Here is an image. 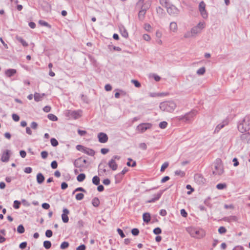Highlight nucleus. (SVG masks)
Segmentation results:
<instances>
[{
  "instance_id": "nucleus-18",
  "label": "nucleus",
  "mask_w": 250,
  "mask_h": 250,
  "mask_svg": "<svg viewBox=\"0 0 250 250\" xmlns=\"http://www.w3.org/2000/svg\"><path fill=\"white\" fill-rule=\"evenodd\" d=\"M45 95L44 93H39L38 92H35L34 94V100L37 102L41 101Z\"/></svg>"
},
{
  "instance_id": "nucleus-55",
  "label": "nucleus",
  "mask_w": 250,
  "mask_h": 250,
  "mask_svg": "<svg viewBox=\"0 0 250 250\" xmlns=\"http://www.w3.org/2000/svg\"><path fill=\"white\" fill-rule=\"evenodd\" d=\"M162 230L160 228H156L153 229V233L155 234H159L161 233Z\"/></svg>"
},
{
  "instance_id": "nucleus-11",
  "label": "nucleus",
  "mask_w": 250,
  "mask_h": 250,
  "mask_svg": "<svg viewBox=\"0 0 250 250\" xmlns=\"http://www.w3.org/2000/svg\"><path fill=\"white\" fill-rule=\"evenodd\" d=\"M229 120L228 118H226L225 119L223 120L221 123L217 125L216 126L214 132V133H218L219 132V131L224 127L225 126L229 124Z\"/></svg>"
},
{
  "instance_id": "nucleus-37",
  "label": "nucleus",
  "mask_w": 250,
  "mask_h": 250,
  "mask_svg": "<svg viewBox=\"0 0 250 250\" xmlns=\"http://www.w3.org/2000/svg\"><path fill=\"white\" fill-rule=\"evenodd\" d=\"M25 231V229L23 225H20L17 228V231L19 233H23Z\"/></svg>"
},
{
  "instance_id": "nucleus-39",
  "label": "nucleus",
  "mask_w": 250,
  "mask_h": 250,
  "mask_svg": "<svg viewBox=\"0 0 250 250\" xmlns=\"http://www.w3.org/2000/svg\"><path fill=\"white\" fill-rule=\"evenodd\" d=\"M205 68L204 67H202L197 70V74L199 75H203L205 73Z\"/></svg>"
},
{
  "instance_id": "nucleus-41",
  "label": "nucleus",
  "mask_w": 250,
  "mask_h": 250,
  "mask_svg": "<svg viewBox=\"0 0 250 250\" xmlns=\"http://www.w3.org/2000/svg\"><path fill=\"white\" fill-rule=\"evenodd\" d=\"M176 120L178 121H182L186 122V114L184 115L179 116L176 117Z\"/></svg>"
},
{
  "instance_id": "nucleus-5",
  "label": "nucleus",
  "mask_w": 250,
  "mask_h": 250,
  "mask_svg": "<svg viewBox=\"0 0 250 250\" xmlns=\"http://www.w3.org/2000/svg\"><path fill=\"white\" fill-rule=\"evenodd\" d=\"M83 111L81 110H68L66 111V116L70 119H77L82 116Z\"/></svg>"
},
{
  "instance_id": "nucleus-57",
  "label": "nucleus",
  "mask_w": 250,
  "mask_h": 250,
  "mask_svg": "<svg viewBox=\"0 0 250 250\" xmlns=\"http://www.w3.org/2000/svg\"><path fill=\"white\" fill-rule=\"evenodd\" d=\"M131 233L133 235L136 236L139 234V230L137 229H133L131 230Z\"/></svg>"
},
{
  "instance_id": "nucleus-40",
  "label": "nucleus",
  "mask_w": 250,
  "mask_h": 250,
  "mask_svg": "<svg viewBox=\"0 0 250 250\" xmlns=\"http://www.w3.org/2000/svg\"><path fill=\"white\" fill-rule=\"evenodd\" d=\"M47 117L49 120L53 121H56L58 120V118L53 114H49Z\"/></svg>"
},
{
  "instance_id": "nucleus-33",
  "label": "nucleus",
  "mask_w": 250,
  "mask_h": 250,
  "mask_svg": "<svg viewBox=\"0 0 250 250\" xmlns=\"http://www.w3.org/2000/svg\"><path fill=\"white\" fill-rule=\"evenodd\" d=\"M92 204L94 207H97L100 204V201L98 198H94L92 201Z\"/></svg>"
},
{
  "instance_id": "nucleus-36",
  "label": "nucleus",
  "mask_w": 250,
  "mask_h": 250,
  "mask_svg": "<svg viewBox=\"0 0 250 250\" xmlns=\"http://www.w3.org/2000/svg\"><path fill=\"white\" fill-rule=\"evenodd\" d=\"M85 178V175L83 173L80 174L78 175L77 177V179L79 182L83 181Z\"/></svg>"
},
{
  "instance_id": "nucleus-42",
  "label": "nucleus",
  "mask_w": 250,
  "mask_h": 250,
  "mask_svg": "<svg viewBox=\"0 0 250 250\" xmlns=\"http://www.w3.org/2000/svg\"><path fill=\"white\" fill-rule=\"evenodd\" d=\"M127 169L124 168L121 172L118 173L115 175V177L117 179L118 177H121V178H123V176L127 172Z\"/></svg>"
},
{
  "instance_id": "nucleus-1",
  "label": "nucleus",
  "mask_w": 250,
  "mask_h": 250,
  "mask_svg": "<svg viewBox=\"0 0 250 250\" xmlns=\"http://www.w3.org/2000/svg\"><path fill=\"white\" fill-rule=\"evenodd\" d=\"M238 130L242 133L248 132L250 129V118L249 116H245L243 119L239 121L237 125Z\"/></svg>"
},
{
  "instance_id": "nucleus-29",
  "label": "nucleus",
  "mask_w": 250,
  "mask_h": 250,
  "mask_svg": "<svg viewBox=\"0 0 250 250\" xmlns=\"http://www.w3.org/2000/svg\"><path fill=\"white\" fill-rule=\"evenodd\" d=\"M196 36L195 33L192 32V30L191 29V30L190 31H187L186 33H185L184 35V37L185 38H190L193 37H194Z\"/></svg>"
},
{
  "instance_id": "nucleus-7",
  "label": "nucleus",
  "mask_w": 250,
  "mask_h": 250,
  "mask_svg": "<svg viewBox=\"0 0 250 250\" xmlns=\"http://www.w3.org/2000/svg\"><path fill=\"white\" fill-rule=\"evenodd\" d=\"M206 27V22L205 21H199L198 24L194 27H193L191 29L192 30V32L195 33L196 35L198 34H199L201 32V31L205 28Z\"/></svg>"
},
{
  "instance_id": "nucleus-21",
  "label": "nucleus",
  "mask_w": 250,
  "mask_h": 250,
  "mask_svg": "<svg viewBox=\"0 0 250 250\" xmlns=\"http://www.w3.org/2000/svg\"><path fill=\"white\" fill-rule=\"evenodd\" d=\"M108 165L109 167L114 171L116 170L118 168L117 164L113 160H110L108 162Z\"/></svg>"
},
{
  "instance_id": "nucleus-64",
  "label": "nucleus",
  "mask_w": 250,
  "mask_h": 250,
  "mask_svg": "<svg viewBox=\"0 0 250 250\" xmlns=\"http://www.w3.org/2000/svg\"><path fill=\"white\" fill-rule=\"evenodd\" d=\"M232 250H245L244 248L240 245L235 246Z\"/></svg>"
},
{
  "instance_id": "nucleus-63",
  "label": "nucleus",
  "mask_w": 250,
  "mask_h": 250,
  "mask_svg": "<svg viewBox=\"0 0 250 250\" xmlns=\"http://www.w3.org/2000/svg\"><path fill=\"white\" fill-rule=\"evenodd\" d=\"M109 151L108 148H103L101 149V152L104 155L107 154Z\"/></svg>"
},
{
  "instance_id": "nucleus-12",
  "label": "nucleus",
  "mask_w": 250,
  "mask_h": 250,
  "mask_svg": "<svg viewBox=\"0 0 250 250\" xmlns=\"http://www.w3.org/2000/svg\"><path fill=\"white\" fill-rule=\"evenodd\" d=\"M194 179L195 182L199 185H203L206 182V179L202 175L196 173L194 175Z\"/></svg>"
},
{
  "instance_id": "nucleus-8",
  "label": "nucleus",
  "mask_w": 250,
  "mask_h": 250,
  "mask_svg": "<svg viewBox=\"0 0 250 250\" xmlns=\"http://www.w3.org/2000/svg\"><path fill=\"white\" fill-rule=\"evenodd\" d=\"M206 4L202 1L200 2L199 5V11L202 17L204 19L208 18V13L206 9Z\"/></svg>"
},
{
  "instance_id": "nucleus-16",
  "label": "nucleus",
  "mask_w": 250,
  "mask_h": 250,
  "mask_svg": "<svg viewBox=\"0 0 250 250\" xmlns=\"http://www.w3.org/2000/svg\"><path fill=\"white\" fill-rule=\"evenodd\" d=\"M163 192H164V190L160 191L156 194H155L154 195V197L153 198L150 199L147 202V203H154L155 201L158 200L160 198V197H161Z\"/></svg>"
},
{
  "instance_id": "nucleus-51",
  "label": "nucleus",
  "mask_w": 250,
  "mask_h": 250,
  "mask_svg": "<svg viewBox=\"0 0 250 250\" xmlns=\"http://www.w3.org/2000/svg\"><path fill=\"white\" fill-rule=\"evenodd\" d=\"M84 197V195L83 193H78L76 195V199L77 200H81Z\"/></svg>"
},
{
  "instance_id": "nucleus-54",
  "label": "nucleus",
  "mask_w": 250,
  "mask_h": 250,
  "mask_svg": "<svg viewBox=\"0 0 250 250\" xmlns=\"http://www.w3.org/2000/svg\"><path fill=\"white\" fill-rule=\"evenodd\" d=\"M12 117L13 120L15 122H18L20 120V117L16 114H13Z\"/></svg>"
},
{
  "instance_id": "nucleus-35",
  "label": "nucleus",
  "mask_w": 250,
  "mask_h": 250,
  "mask_svg": "<svg viewBox=\"0 0 250 250\" xmlns=\"http://www.w3.org/2000/svg\"><path fill=\"white\" fill-rule=\"evenodd\" d=\"M39 23L40 25L42 26H46L49 28L51 27V26L48 23H47L46 21H44L40 20L39 21Z\"/></svg>"
},
{
  "instance_id": "nucleus-32",
  "label": "nucleus",
  "mask_w": 250,
  "mask_h": 250,
  "mask_svg": "<svg viewBox=\"0 0 250 250\" xmlns=\"http://www.w3.org/2000/svg\"><path fill=\"white\" fill-rule=\"evenodd\" d=\"M175 175L177 176H179L181 177H183L185 176V172L181 170H177L174 172Z\"/></svg>"
},
{
  "instance_id": "nucleus-13",
  "label": "nucleus",
  "mask_w": 250,
  "mask_h": 250,
  "mask_svg": "<svg viewBox=\"0 0 250 250\" xmlns=\"http://www.w3.org/2000/svg\"><path fill=\"white\" fill-rule=\"evenodd\" d=\"M168 13L172 16L177 15L179 13V10L174 5H171L167 8Z\"/></svg>"
},
{
  "instance_id": "nucleus-27",
  "label": "nucleus",
  "mask_w": 250,
  "mask_h": 250,
  "mask_svg": "<svg viewBox=\"0 0 250 250\" xmlns=\"http://www.w3.org/2000/svg\"><path fill=\"white\" fill-rule=\"evenodd\" d=\"M44 180V177L43 175L41 173H38L37 175V182L39 184H41L43 183Z\"/></svg>"
},
{
  "instance_id": "nucleus-6",
  "label": "nucleus",
  "mask_w": 250,
  "mask_h": 250,
  "mask_svg": "<svg viewBox=\"0 0 250 250\" xmlns=\"http://www.w3.org/2000/svg\"><path fill=\"white\" fill-rule=\"evenodd\" d=\"M152 127V124L149 123H142L136 127V131L139 133H143Z\"/></svg>"
},
{
  "instance_id": "nucleus-22",
  "label": "nucleus",
  "mask_w": 250,
  "mask_h": 250,
  "mask_svg": "<svg viewBox=\"0 0 250 250\" xmlns=\"http://www.w3.org/2000/svg\"><path fill=\"white\" fill-rule=\"evenodd\" d=\"M17 72L16 69H9L5 71V74L7 77H11L15 75Z\"/></svg>"
},
{
  "instance_id": "nucleus-25",
  "label": "nucleus",
  "mask_w": 250,
  "mask_h": 250,
  "mask_svg": "<svg viewBox=\"0 0 250 250\" xmlns=\"http://www.w3.org/2000/svg\"><path fill=\"white\" fill-rule=\"evenodd\" d=\"M83 152L91 156L95 155V151L93 149L86 147H84Z\"/></svg>"
},
{
  "instance_id": "nucleus-62",
  "label": "nucleus",
  "mask_w": 250,
  "mask_h": 250,
  "mask_svg": "<svg viewBox=\"0 0 250 250\" xmlns=\"http://www.w3.org/2000/svg\"><path fill=\"white\" fill-rule=\"evenodd\" d=\"M117 232H118V234L121 236V237L122 238H123L125 237V236L124 232L123 231V230L121 229H117Z\"/></svg>"
},
{
  "instance_id": "nucleus-52",
  "label": "nucleus",
  "mask_w": 250,
  "mask_h": 250,
  "mask_svg": "<svg viewBox=\"0 0 250 250\" xmlns=\"http://www.w3.org/2000/svg\"><path fill=\"white\" fill-rule=\"evenodd\" d=\"M227 231V229L224 227H220L218 229V232L220 234H223L226 233Z\"/></svg>"
},
{
  "instance_id": "nucleus-56",
  "label": "nucleus",
  "mask_w": 250,
  "mask_h": 250,
  "mask_svg": "<svg viewBox=\"0 0 250 250\" xmlns=\"http://www.w3.org/2000/svg\"><path fill=\"white\" fill-rule=\"evenodd\" d=\"M143 38L144 40L146 41H149L151 40L150 36L146 34H145L143 35Z\"/></svg>"
},
{
  "instance_id": "nucleus-60",
  "label": "nucleus",
  "mask_w": 250,
  "mask_h": 250,
  "mask_svg": "<svg viewBox=\"0 0 250 250\" xmlns=\"http://www.w3.org/2000/svg\"><path fill=\"white\" fill-rule=\"evenodd\" d=\"M152 76L156 82H159L161 80V77L156 74H153Z\"/></svg>"
},
{
  "instance_id": "nucleus-9",
  "label": "nucleus",
  "mask_w": 250,
  "mask_h": 250,
  "mask_svg": "<svg viewBox=\"0 0 250 250\" xmlns=\"http://www.w3.org/2000/svg\"><path fill=\"white\" fill-rule=\"evenodd\" d=\"M149 3H146L144 5L142 6L138 13V18L140 21H143L145 19L146 11L147 9L149 8Z\"/></svg>"
},
{
  "instance_id": "nucleus-23",
  "label": "nucleus",
  "mask_w": 250,
  "mask_h": 250,
  "mask_svg": "<svg viewBox=\"0 0 250 250\" xmlns=\"http://www.w3.org/2000/svg\"><path fill=\"white\" fill-rule=\"evenodd\" d=\"M178 29V26L176 22H171L169 25V30L171 32L175 33Z\"/></svg>"
},
{
  "instance_id": "nucleus-45",
  "label": "nucleus",
  "mask_w": 250,
  "mask_h": 250,
  "mask_svg": "<svg viewBox=\"0 0 250 250\" xmlns=\"http://www.w3.org/2000/svg\"><path fill=\"white\" fill-rule=\"evenodd\" d=\"M50 143L52 146H56L58 145V141L55 138H52L50 140Z\"/></svg>"
},
{
  "instance_id": "nucleus-31",
  "label": "nucleus",
  "mask_w": 250,
  "mask_h": 250,
  "mask_svg": "<svg viewBox=\"0 0 250 250\" xmlns=\"http://www.w3.org/2000/svg\"><path fill=\"white\" fill-rule=\"evenodd\" d=\"M144 29L147 32H151L152 31V27L149 23H145L144 25Z\"/></svg>"
},
{
  "instance_id": "nucleus-48",
  "label": "nucleus",
  "mask_w": 250,
  "mask_h": 250,
  "mask_svg": "<svg viewBox=\"0 0 250 250\" xmlns=\"http://www.w3.org/2000/svg\"><path fill=\"white\" fill-rule=\"evenodd\" d=\"M227 186L226 185V184H218L216 186V188L217 189H223L224 188H226Z\"/></svg>"
},
{
  "instance_id": "nucleus-20",
  "label": "nucleus",
  "mask_w": 250,
  "mask_h": 250,
  "mask_svg": "<svg viewBox=\"0 0 250 250\" xmlns=\"http://www.w3.org/2000/svg\"><path fill=\"white\" fill-rule=\"evenodd\" d=\"M241 139L244 142L247 143H250V133L246 132L245 134L241 135Z\"/></svg>"
},
{
  "instance_id": "nucleus-14",
  "label": "nucleus",
  "mask_w": 250,
  "mask_h": 250,
  "mask_svg": "<svg viewBox=\"0 0 250 250\" xmlns=\"http://www.w3.org/2000/svg\"><path fill=\"white\" fill-rule=\"evenodd\" d=\"M97 137L99 142L101 143H105L107 142L108 139L106 134L103 132L98 133Z\"/></svg>"
},
{
  "instance_id": "nucleus-53",
  "label": "nucleus",
  "mask_w": 250,
  "mask_h": 250,
  "mask_svg": "<svg viewBox=\"0 0 250 250\" xmlns=\"http://www.w3.org/2000/svg\"><path fill=\"white\" fill-rule=\"evenodd\" d=\"M186 188L190 190V191L187 192V194L188 195L190 194L194 191V189L191 187V186L190 185H187L186 186Z\"/></svg>"
},
{
  "instance_id": "nucleus-44",
  "label": "nucleus",
  "mask_w": 250,
  "mask_h": 250,
  "mask_svg": "<svg viewBox=\"0 0 250 250\" xmlns=\"http://www.w3.org/2000/svg\"><path fill=\"white\" fill-rule=\"evenodd\" d=\"M168 165L169 164L168 162H165L161 166V171L164 172L165 170V169L168 167Z\"/></svg>"
},
{
  "instance_id": "nucleus-10",
  "label": "nucleus",
  "mask_w": 250,
  "mask_h": 250,
  "mask_svg": "<svg viewBox=\"0 0 250 250\" xmlns=\"http://www.w3.org/2000/svg\"><path fill=\"white\" fill-rule=\"evenodd\" d=\"M197 114V111L196 110H191L186 114V123H191L194 118L196 116Z\"/></svg>"
},
{
  "instance_id": "nucleus-2",
  "label": "nucleus",
  "mask_w": 250,
  "mask_h": 250,
  "mask_svg": "<svg viewBox=\"0 0 250 250\" xmlns=\"http://www.w3.org/2000/svg\"><path fill=\"white\" fill-rule=\"evenodd\" d=\"M159 107L163 111L172 113L176 108L177 105L173 101H169L161 103Z\"/></svg>"
},
{
  "instance_id": "nucleus-49",
  "label": "nucleus",
  "mask_w": 250,
  "mask_h": 250,
  "mask_svg": "<svg viewBox=\"0 0 250 250\" xmlns=\"http://www.w3.org/2000/svg\"><path fill=\"white\" fill-rule=\"evenodd\" d=\"M21 204V202L19 201H17V200H15L14 202V205H13V207L15 208V209H18L19 208H20V205Z\"/></svg>"
},
{
  "instance_id": "nucleus-19",
  "label": "nucleus",
  "mask_w": 250,
  "mask_h": 250,
  "mask_svg": "<svg viewBox=\"0 0 250 250\" xmlns=\"http://www.w3.org/2000/svg\"><path fill=\"white\" fill-rule=\"evenodd\" d=\"M86 162V161L85 159L79 158L75 161L74 165L77 167H81L83 166V165L85 164Z\"/></svg>"
},
{
  "instance_id": "nucleus-3",
  "label": "nucleus",
  "mask_w": 250,
  "mask_h": 250,
  "mask_svg": "<svg viewBox=\"0 0 250 250\" xmlns=\"http://www.w3.org/2000/svg\"><path fill=\"white\" fill-rule=\"evenodd\" d=\"M186 230L193 238L200 239L205 235V231L202 229L189 227L186 228Z\"/></svg>"
},
{
  "instance_id": "nucleus-26",
  "label": "nucleus",
  "mask_w": 250,
  "mask_h": 250,
  "mask_svg": "<svg viewBox=\"0 0 250 250\" xmlns=\"http://www.w3.org/2000/svg\"><path fill=\"white\" fill-rule=\"evenodd\" d=\"M99 175H104L106 172L105 166L100 164L99 166Z\"/></svg>"
},
{
  "instance_id": "nucleus-46",
  "label": "nucleus",
  "mask_w": 250,
  "mask_h": 250,
  "mask_svg": "<svg viewBox=\"0 0 250 250\" xmlns=\"http://www.w3.org/2000/svg\"><path fill=\"white\" fill-rule=\"evenodd\" d=\"M69 246V243L67 242H62L60 246L61 249H65L68 247Z\"/></svg>"
},
{
  "instance_id": "nucleus-58",
  "label": "nucleus",
  "mask_w": 250,
  "mask_h": 250,
  "mask_svg": "<svg viewBox=\"0 0 250 250\" xmlns=\"http://www.w3.org/2000/svg\"><path fill=\"white\" fill-rule=\"evenodd\" d=\"M146 3H144V0H139L137 3V6L139 7H142V6L144 5Z\"/></svg>"
},
{
  "instance_id": "nucleus-59",
  "label": "nucleus",
  "mask_w": 250,
  "mask_h": 250,
  "mask_svg": "<svg viewBox=\"0 0 250 250\" xmlns=\"http://www.w3.org/2000/svg\"><path fill=\"white\" fill-rule=\"evenodd\" d=\"M48 152L46 151H43L41 152V156L43 159H46L48 156Z\"/></svg>"
},
{
  "instance_id": "nucleus-4",
  "label": "nucleus",
  "mask_w": 250,
  "mask_h": 250,
  "mask_svg": "<svg viewBox=\"0 0 250 250\" xmlns=\"http://www.w3.org/2000/svg\"><path fill=\"white\" fill-rule=\"evenodd\" d=\"M215 170L213 171V174L214 175H220L224 172L223 164L221 159H216L214 163Z\"/></svg>"
},
{
  "instance_id": "nucleus-17",
  "label": "nucleus",
  "mask_w": 250,
  "mask_h": 250,
  "mask_svg": "<svg viewBox=\"0 0 250 250\" xmlns=\"http://www.w3.org/2000/svg\"><path fill=\"white\" fill-rule=\"evenodd\" d=\"M69 210L66 208H64L63 209V213L62 215V221L64 223H67L69 220V218L68 217V214H69Z\"/></svg>"
},
{
  "instance_id": "nucleus-43",
  "label": "nucleus",
  "mask_w": 250,
  "mask_h": 250,
  "mask_svg": "<svg viewBox=\"0 0 250 250\" xmlns=\"http://www.w3.org/2000/svg\"><path fill=\"white\" fill-rule=\"evenodd\" d=\"M43 246L46 249H48L50 248V247L51 246V243L49 241H45L43 242Z\"/></svg>"
},
{
  "instance_id": "nucleus-24",
  "label": "nucleus",
  "mask_w": 250,
  "mask_h": 250,
  "mask_svg": "<svg viewBox=\"0 0 250 250\" xmlns=\"http://www.w3.org/2000/svg\"><path fill=\"white\" fill-rule=\"evenodd\" d=\"M120 32L123 37L125 38H127L128 37V32L124 26L120 27Z\"/></svg>"
},
{
  "instance_id": "nucleus-50",
  "label": "nucleus",
  "mask_w": 250,
  "mask_h": 250,
  "mask_svg": "<svg viewBox=\"0 0 250 250\" xmlns=\"http://www.w3.org/2000/svg\"><path fill=\"white\" fill-rule=\"evenodd\" d=\"M131 82L133 83L135 87H140L141 86V83L137 80H132Z\"/></svg>"
},
{
  "instance_id": "nucleus-15",
  "label": "nucleus",
  "mask_w": 250,
  "mask_h": 250,
  "mask_svg": "<svg viewBox=\"0 0 250 250\" xmlns=\"http://www.w3.org/2000/svg\"><path fill=\"white\" fill-rule=\"evenodd\" d=\"M10 156V151L8 150L4 151L1 155V160L3 162H7L9 161Z\"/></svg>"
},
{
  "instance_id": "nucleus-28",
  "label": "nucleus",
  "mask_w": 250,
  "mask_h": 250,
  "mask_svg": "<svg viewBox=\"0 0 250 250\" xmlns=\"http://www.w3.org/2000/svg\"><path fill=\"white\" fill-rule=\"evenodd\" d=\"M16 39L18 41L21 42L23 46L26 47L28 45V43L21 37L17 36Z\"/></svg>"
},
{
  "instance_id": "nucleus-61",
  "label": "nucleus",
  "mask_w": 250,
  "mask_h": 250,
  "mask_svg": "<svg viewBox=\"0 0 250 250\" xmlns=\"http://www.w3.org/2000/svg\"><path fill=\"white\" fill-rule=\"evenodd\" d=\"M53 233L52 230L48 229L45 232V235L47 237H51L52 236Z\"/></svg>"
},
{
  "instance_id": "nucleus-30",
  "label": "nucleus",
  "mask_w": 250,
  "mask_h": 250,
  "mask_svg": "<svg viewBox=\"0 0 250 250\" xmlns=\"http://www.w3.org/2000/svg\"><path fill=\"white\" fill-rule=\"evenodd\" d=\"M143 220L145 222L148 223L150 221V215L149 213H145L143 215Z\"/></svg>"
},
{
  "instance_id": "nucleus-34",
  "label": "nucleus",
  "mask_w": 250,
  "mask_h": 250,
  "mask_svg": "<svg viewBox=\"0 0 250 250\" xmlns=\"http://www.w3.org/2000/svg\"><path fill=\"white\" fill-rule=\"evenodd\" d=\"M92 183L95 185H99L100 184V178L97 176H95L92 178Z\"/></svg>"
},
{
  "instance_id": "nucleus-47",
  "label": "nucleus",
  "mask_w": 250,
  "mask_h": 250,
  "mask_svg": "<svg viewBox=\"0 0 250 250\" xmlns=\"http://www.w3.org/2000/svg\"><path fill=\"white\" fill-rule=\"evenodd\" d=\"M128 162H127V163L126 164V165L128 166L134 167H135L136 166V162L135 161H133L132 162V164H131V161H132V160L130 158H128Z\"/></svg>"
},
{
  "instance_id": "nucleus-38",
  "label": "nucleus",
  "mask_w": 250,
  "mask_h": 250,
  "mask_svg": "<svg viewBox=\"0 0 250 250\" xmlns=\"http://www.w3.org/2000/svg\"><path fill=\"white\" fill-rule=\"evenodd\" d=\"M167 126V123L166 121L161 122L159 125V126L161 129H165Z\"/></svg>"
}]
</instances>
